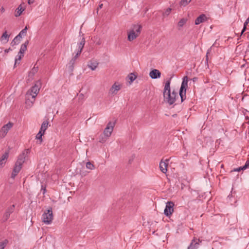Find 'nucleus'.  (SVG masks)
I'll return each mask as SVG.
<instances>
[{
	"label": "nucleus",
	"instance_id": "24",
	"mask_svg": "<svg viewBox=\"0 0 249 249\" xmlns=\"http://www.w3.org/2000/svg\"><path fill=\"white\" fill-rule=\"evenodd\" d=\"M35 100L34 99L30 100L29 99V96L28 98L26 97V102L25 104L26 105V107H30L34 104Z\"/></svg>",
	"mask_w": 249,
	"mask_h": 249
},
{
	"label": "nucleus",
	"instance_id": "5",
	"mask_svg": "<svg viewBox=\"0 0 249 249\" xmlns=\"http://www.w3.org/2000/svg\"><path fill=\"white\" fill-rule=\"evenodd\" d=\"M53 218V214L52 208H49L46 212H44L42 216V221L46 224L51 223Z\"/></svg>",
	"mask_w": 249,
	"mask_h": 249
},
{
	"label": "nucleus",
	"instance_id": "1",
	"mask_svg": "<svg viewBox=\"0 0 249 249\" xmlns=\"http://www.w3.org/2000/svg\"><path fill=\"white\" fill-rule=\"evenodd\" d=\"M171 78H170L166 82L164 86L163 95L164 101L169 105H174L176 99L178 98V93L175 90L171 91L170 84Z\"/></svg>",
	"mask_w": 249,
	"mask_h": 249
},
{
	"label": "nucleus",
	"instance_id": "42",
	"mask_svg": "<svg viewBox=\"0 0 249 249\" xmlns=\"http://www.w3.org/2000/svg\"><path fill=\"white\" fill-rule=\"evenodd\" d=\"M242 166L240 167L237 168L236 169H235L234 171L239 172L241 170H245V169H242Z\"/></svg>",
	"mask_w": 249,
	"mask_h": 249
},
{
	"label": "nucleus",
	"instance_id": "27",
	"mask_svg": "<svg viewBox=\"0 0 249 249\" xmlns=\"http://www.w3.org/2000/svg\"><path fill=\"white\" fill-rule=\"evenodd\" d=\"M128 78L130 80L129 83H132L136 78V76L133 73H131L128 76Z\"/></svg>",
	"mask_w": 249,
	"mask_h": 249
},
{
	"label": "nucleus",
	"instance_id": "35",
	"mask_svg": "<svg viewBox=\"0 0 249 249\" xmlns=\"http://www.w3.org/2000/svg\"><path fill=\"white\" fill-rule=\"evenodd\" d=\"M189 0H181L180 1V4L182 5L186 6L188 4L189 2L190 1H189Z\"/></svg>",
	"mask_w": 249,
	"mask_h": 249
},
{
	"label": "nucleus",
	"instance_id": "7",
	"mask_svg": "<svg viewBox=\"0 0 249 249\" xmlns=\"http://www.w3.org/2000/svg\"><path fill=\"white\" fill-rule=\"evenodd\" d=\"M115 123L112 122H109L107 124L105 129H104L103 135L106 138H109L113 130Z\"/></svg>",
	"mask_w": 249,
	"mask_h": 249
},
{
	"label": "nucleus",
	"instance_id": "45",
	"mask_svg": "<svg viewBox=\"0 0 249 249\" xmlns=\"http://www.w3.org/2000/svg\"><path fill=\"white\" fill-rule=\"evenodd\" d=\"M0 10L1 12L2 13H4V11H5V9H4V8L3 6H2V7L0 8Z\"/></svg>",
	"mask_w": 249,
	"mask_h": 249
},
{
	"label": "nucleus",
	"instance_id": "30",
	"mask_svg": "<svg viewBox=\"0 0 249 249\" xmlns=\"http://www.w3.org/2000/svg\"><path fill=\"white\" fill-rule=\"evenodd\" d=\"M186 21L187 20L185 18L181 19L178 22V26L182 27L186 23Z\"/></svg>",
	"mask_w": 249,
	"mask_h": 249
},
{
	"label": "nucleus",
	"instance_id": "11",
	"mask_svg": "<svg viewBox=\"0 0 249 249\" xmlns=\"http://www.w3.org/2000/svg\"><path fill=\"white\" fill-rule=\"evenodd\" d=\"M22 165L17 164V163H15L14 167L13 168L12 174L11 178H14L15 177L18 175V174L20 171Z\"/></svg>",
	"mask_w": 249,
	"mask_h": 249
},
{
	"label": "nucleus",
	"instance_id": "25",
	"mask_svg": "<svg viewBox=\"0 0 249 249\" xmlns=\"http://www.w3.org/2000/svg\"><path fill=\"white\" fill-rule=\"evenodd\" d=\"M9 35L7 34V31H5L1 36V40L5 39L6 40V42H7L9 41Z\"/></svg>",
	"mask_w": 249,
	"mask_h": 249
},
{
	"label": "nucleus",
	"instance_id": "33",
	"mask_svg": "<svg viewBox=\"0 0 249 249\" xmlns=\"http://www.w3.org/2000/svg\"><path fill=\"white\" fill-rule=\"evenodd\" d=\"M171 11L172 9L170 8L166 9L165 12L163 13V16H168L171 13Z\"/></svg>",
	"mask_w": 249,
	"mask_h": 249
},
{
	"label": "nucleus",
	"instance_id": "23",
	"mask_svg": "<svg viewBox=\"0 0 249 249\" xmlns=\"http://www.w3.org/2000/svg\"><path fill=\"white\" fill-rule=\"evenodd\" d=\"M24 8L21 7V5H19L16 9V13H15V16L16 17H19L24 10Z\"/></svg>",
	"mask_w": 249,
	"mask_h": 249
},
{
	"label": "nucleus",
	"instance_id": "41",
	"mask_svg": "<svg viewBox=\"0 0 249 249\" xmlns=\"http://www.w3.org/2000/svg\"><path fill=\"white\" fill-rule=\"evenodd\" d=\"M249 22V17L246 19V20L244 22V25H245V26H247V25L248 24Z\"/></svg>",
	"mask_w": 249,
	"mask_h": 249
},
{
	"label": "nucleus",
	"instance_id": "46",
	"mask_svg": "<svg viewBox=\"0 0 249 249\" xmlns=\"http://www.w3.org/2000/svg\"><path fill=\"white\" fill-rule=\"evenodd\" d=\"M33 2H34V0H28V3L29 4H31L32 3H33Z\"/></svg>",
	"mask_w": 249,
	"mask_h": 249
},
{
	"label": "nucleus",
	"instance_id": "49",
	"mask_svg": "<svg viewBox=\"0 0 249 249\" xmlns=\"http://www.w3.org/2000/svg\"><path fill=\"white\" fill-rule=\"evenodd\" d=\"M8 50H6L5 51V52H6V53H7V52H8Z\"/></svg>",
	"mask_w": 249,
	"mask_h": 249
},
{
	"label": "nucleus",
	"instance_id": "29",
	"mask_svg": "<svg viewBox=\"0 0 249 249\" xmlns=\"http://www.w3.org/2000/svg\"><path fill=\"white\" fill-rule=\"evenodd\" d=\"M23 54H21L18 53V58H16L15 65L18 64H19L20 60L21 58L23 56Z\"/></svg>",
	"mask_w": 249,
	"mask_h": 249
},
{
	"label": "nucleus",
	"instance_id": "44",
	"mask_svg": "<svg viewBox=\"0 0 249 249\" xmlns=\"http://www.w3.org/2000/svg\"><path fill=\"white\" fill-rule=\"evenodd\" d=\"M246 26H245V25H244V27H243V29L242 30V31L241 33V35L243 34V33L246 31Z\"/></svg>",
	"mask_w": 249,
	"mask_h": 249
},
{
	"label": "nucleus",
	"instance_id": "4",
	"mask_svg": "<svg viewBox=\"0 0 249 249\" xmlns=\"http://www.w3.org/2000/svg\"><path fill=\"white\" fill-rule=\"evenodd\" d=\"M41 88V82L37 81L36 82L35 85L33 86L26 94V98L31 96L32 99L35 100V98L39 92Z\"/></svg>",
	"mask_w": 249,
	"mask_h": 249
},
{
	"label": "nucleus",
	"instance_id": "19",
	"mask_svg": "<svg viewBox=\"0 0 249 249\" xmlns=\"http://www.w3.org/2000/svg\"><path fill=\"white\" fill-rule=\"evenodd\" d=\"M168 163H166L164 161H161L160 163V171L163 173H166L167 170V167Z\"/></svg>",
	"mask_w": 249,
	"mask_h": 249
},
{
	"label": "nucleus",
	"instance_id": "17",
	"mask_svg": "<svg viewBox=\"0 0 249 249\" xmlns=\"http://www.w3.org/2000/svg\"><path fill=\"white\" fill-rule=\"evenodd\" d=\"M207 19L205 15L201 14L195 20V24L198 25L201 23L204 22Z\"/></svg>",
	"mask_w": 249,
	"mask_h": 249
},
{
	"label": "nucleus",
	"instance_id": "51",
	"mask_svg": "<svg viewBox=\"0 0 249 249\" xmlns=\"http://www.w3.org/2000/svg\"><path fill=\"white\" fill-rule=\"evenodd\" d=\"M191 1V0H189V1Z\"/></svg>",
	"mask_w": 249,
	"mask_h": 249
},
{
	"label": "nucleus",
	"instance_id": "38",
	"mask_svg": "<svg viewBox=\"0 0 249 249\" xmlns=\"http://www.w3.org/2000/svg\"><path fill=\"white\" fill-rule=\"evenodd\" d=\"M249 167V160H248L246 161L245 165L244 166H242V169H247L248 167Z\"/></svg>",
	"mask_w": 249,
	"mask_h": 249
},
{
	"label": "nucleus",
	"instance_id": "8",
	"mask_svg": "<svg viewBox=\"0 0 249 249\" xmlns=\"http://www.w3.org/2000/svg\"><path fill=\"white\" fill-rule=\"evenodd\" d=\"M174 203L172 201H168L166 203L164 213L166 216H170L174 212Z\"/></svg>",
	"mask_w": 249,
	"mask_h": 249
},
{
	"label": "nucleus",
	"instance_id": "48",
	"mask_svg": "<svg viewBox=\"0 0 249 249\" xmlns=\"http://www.w3.org/2000/svg\"><path fill=\"white\" fill-rule=\"evenodd\" d=\"M197 78L196 77H194L193 78L192 80L194 81V82H195L197 80Z\"/></svg>",
	"mask_w": 249,
	"mask_h": 249
},
{
	"label": "nucleus",
	"instance_id": "21",
	"mask_svg": "<svg viewBox=\"0 0 249 249\" xmlns=\"http://www.w3.org/2000/svg\"><path fill=\"white\" fill-rule=\"evenodd\" d=\"M48 122L47 121H44L41 124V127L39 130V132H43V134H44L45 130L48 128Z\"/></svg>",
	"mask_w": 249,
	"mask_h": 249
},
{
	"label": "nucleus",
	"instance_id": "43",
	"mask_svg": "<svg viewBox=\"0 0 249 249\" xmlns=\"http://www.w3.org/2000/svg\"><path fill=\"white\" fill-rule=\"evenodd\" d=\"M41 191H43V194H44L46 192V188L45 187H44L43 185H42L41 187Z\"/></svg>",
	"mask_w": 249,
	"mask_h": 249
},
{
	"label": "nucleus",
	"instance_id": "13",
	"mask_svg": "<svg viewBox=\"0 0 249 249\" xmlns=\"http://www.w3.org/2000/svg\"><path fill=\"white\" fill-rule=\"evenodd\" d=\"M15 207V205L13 204L7 209L3 216V218L5 220H7L9 218L11 213H12L14 211Z\"/></svg>",
	"mask_w": 249,
	"mask_h": 249
},
{
	"label": "nucleus",
	"instance_id": "6",
	"mask_svg": "<svg viewBox=\"0 0 249 249\" xmlns=\"http://www.w3.org/2000/svg\"><path fill=\"white\" fill-rule=\"evenodd\" d=\"M30 152V149H26L18 156L16 163L19 165H23L26 160V158L28 154Z\"/></svg>",
	"mask_w": 249,
	"mask_h": 249
},
{
	"label": "nucleus",
	"instance_id": "36",
	"mask_svg": "<svg viewBox=\"0 0 249 249\" xmlns=\"http://www.w3.org/2000/svg\"><path fill=\"white\" fill-rule=\"evenodd\" d=\"M107 138H106L105 137H103L102 136H101L99 138V142L101 143H104L106 141Z\"/></svg>",
	"mask_w": 249,
	"mask_h": 249
},
{
	"label": "nucleus",
	"instance_id": "18",
	"mask_svg": "<svg viewBox=\"0 0 249 249\" xmlns=\"http://www.w3.org/2000/svg\"><path fill=\"white\" fill-rule=\"evenodd\" d=\"M77 58L75 57L74 56L71 58V59L68 65V68L69 70L72 72L74 69V65L75 64L76 60Z\"/></svg>",
	"mask_w": 249,
	"mask_h": 249
},
{
	"label": "nucleus",
	"instance_id": "32",
	"mask_svg": "<svg viewBox=\"0 0 249 249\" xmlns=\"http://www.w3.org/2000/svg\"><path fill=\"white\" fill-rule=\"evenodd\" d=\"M44 135L43 132H39L36 134V139L39 140L40 141V142H42V137Z\"/></svg>",
	"mask_w": 249,
	"mask_h": 249
},
{
	"label": "nucleus",
	"instance_id": "9",
	"mask_svg": "<svg viewBox=\"0 0 249 249\" xmlns=\"http://www.w3.org/2000/svg\"><path fill=\"white\" fill-rule=\"evenodd\" d=\"M13 125V123L10 122L4 125L0 130V138H3L5 137L8 131L12 127Z\"/></svg>",
	"mask_w": 249,
	"mask_h": 249
},
{
	"label": "nucleus",
	"instance_id": "47",
	"mask_svg": "<svg viewBox=\"0 0 249 249\" xmlns=\"http://www.w3.org/2000/svg\"><path fill=\"white\" fill-rule=\"evenodd\" d=\"M103 6V4H101L99 5L98 8H97V10H98L99 9H101Z\"/></svg>",
	"mask_w": 249,
	"mask_h": 249
},
{
	"label": "nucleus",
	"instance_id": "50",
	"mask_svg": "<svg viewBox=\"0 0 249 249\" xmlns=\"http://www.w3.org/2000/svg\"><path fill=\"white\" fill-rule=\"evenodd\" d=\"M168 161H169V160H166V161H167V162H168Z\"/></svg>",
	"mask_w": 249,
	"mask_h": 249
},
{
	"label": "nucleus",
	"instance_id": "34",
	"mask_svg": "<svg viewBox=\"0 0 249 249\" xmlns=\"http://www.w3.org/2000/svg\"><path fill=\"white\" fill-rule=\"evenodd\" d=\"M28 29V28L27 26H26L23 29H22L18 35H20V36H21L22 35H25L27 33V30Z\"/></svg>",
	"mask_w": 249,
	"mask_h": 249
},
{
	"label": "nucleus",
	"instance_id": "2",
	"mask_svg": "<svg viewBox=\"0 0 249 249\" xmlns=\"http://www.w3.org/2000/svg\"><path fill=\"white\" fill-rule=\"evenodd\" d=\"M142 26L140 25H134L131 29L128 32V40L132 41L136 38L140 34Z\"/></svg>",
	"mask_w": 249,
	"mask_h": 249
},
{
	"label": "nucleus",
	"instance_id": "15",
	"mask_svg": "<svg viewBox=\"0 0 249 249\" xmlns=\"http://www.w3.org/2000/svg\"><path fill=\"white\" fill-rule=\"evenodd\" d=\"M99 63L95 60H90L88 64V67L92 71L95 70L98 67Z\"/></svg>",
	"mask_w": 249,
	"mask_h": 249
},
{
	"label": "nucleus",
	"instance_id": "28",
	"mask_svg": "<svg viewBox=\"0 0 249 249\" xmlns=\"http://www.w3.org/2000/svg\"><path fill=\"white\" fill-rule=\"evenodd\" d=\"M37 71V68L34 67L32 70L29 72V76L32 77L35 74Z\"/></svg>",
	"mask_w": 249,
	"mask_h": 249
},
{
	"label": "nucleus",
	"instance_id": "37",
	"mask_svg": "<svg viewBox=\"0 0 249 249\" xmlns=\"http://www.w3.org/2000/svg\"><path fill=\"white\" fill-rule=\"evenodd\" d=\"M6 244V241L0 243V249H4Z\"/></svg>",
	"mask_w": 249,
	"mask_h": 249
},
{
	"label": "nucleus",
	"instance_id": "31",
	"mask_svg": "<svg viewBox=\"0 0 249 249\" xmlns=\"http://www.w3.org/2000/svg\"><path fill=\"white\" fill-rule=\"evenodd\" d=\"M86 168L88 169L93 170L94 169V165L90 161H89L86 163Z\"/></svg>",
	"mask_w": 249,
	"mask_h": 249
},
{
	"label": "nucleus",
	"instance_id": "12",
	"mask_svg": "<svg viewBox=\"0 0 249 249\" xmlns=\"http://www.w3.org/2000/svg\"><path fill=\"white\" fill-rule=\"evenodd\" d=\"M160 76V72L157 69H153L149 72V76L153 79L159 78Z\"/></svg>",
	"mask_w": 249,
	"mask_h": 249
},
{
	"label": "nucleus",
	"instance_id": "22",
	"mask_svg": "<svg viewBox=\"0 0 249 249\" xmlns=\"http://www.w3.org/2000/svg\"><path fill=\"white\" fill-rule=\"evenodd\" d=\"M28 41H26L24 43L22 44L20 47L19 53L23 54L27 49V46L28 44Z\"/></svg>",
	"mask_w": 249,
	"mask_h": 249
},
{
	"label": "nucleus",
	"instance_id": "16",
	"mask_svg": "<svg viewBox=\"0 0 249 249\" xmlns=\"http://www.w3.org/2000/svg\"><path fill=\"white\" fill-rule=\"evenodd\" d=\"M199 239H193L187 249H197L199 246Z\"/></svg>",
	"mask_w": 249,
	"mask_h": 249
},
{
	"label": "nucleus",
	"instance_id": "14",
	"mask_svg": "<svg viewBox=\"0 0 249 249\" xmlns=\"http://www.w3.org/2000/svg\"><path fill=\"white\" fill-rule=\"evenodd\" d=\"M121 89V85L115 83L109 89V93L114 95Z\"/></svg>",
	"mask_w": 249,
	"mask_h": 249
},
{
	"label": "nucleus",
	"instance_id": "39",
	"mask_svg": "<svg viewBox=\"0 0 249 249\" xmlns=\"http://www.w3.org/2000/svg\"><path fill=\"white\" fill-rule=\"evenodd\" d=\"M82 51V50H81L80 49H78V50L76 54L74 55V56L76 57V58H78L79 55L81 54Z\"/></svg>",
	"mask_w": 249,
	"mask_h": 249
},
{
	"label": "nucleus",
	"instance_id": "10",
	"mask_svg": "<svg viewBox=\"0 0 249 249\" xmlns=\"http://www.w3.org/2000/svg\"><path fill=\"white\" fill-rule=\"evenodd\" d=\"M9 150L6 151L4 152V153L1 156V158H0V167L2 168L4 166L5 163L6 162V161L8 159V158L9 157Z\"/></svg>",
	"mask_w": 249,
	"mask_h": 249
},
{
	"label": "nucleus",
	"instance_id": "40",
	"mask_svg": "<svg viewBox=\"0 0 249 249\" xmlns=\"http://www.w3.org/2000/svg\"><path fill=\"white\" fill-rule=\"evenodd\" d=\"M211 50H212V47L209 49L207 51V54H206V61H208V54L211 52Z\"/></svg>",
	"mask_w": 249,
	"mask_h": 249
},
{
	"label": "nucleus",
	"instance_id": "3",
	"mask_svg": "<svg viewBox=\"0 0 249 249\" xmlns=\"http://www.w3.org/2000/svg\"><path fill=\"white\" fill-rule=\"evenodd\" d=\"M188 77L187 76H184L182 78V81L179 91L181 102H183L186 99V92L188 88Z\"/></svg>",
	"mask_w": 249,
	"mask_h": 249
},
{
	"label": "nucleus",
	"instance_id": "20",
	"mask_svg": "<svg viewBox=\"0 0 249 249\" xmlns=\"http://www.w3.org/2000/svg\"><path fill=\"white\" fill-rule=\"evenodd\" d=\"M21 36H20V35H18L12 41L11 44L12 46H15L19 43Z\"/></svg>",
	"mask_w": 249,
	"mask_h": 249
},
{
	"label": "nucleus",
	"instance_id": "26",
	"mask_svg": "<svg viewBox=\"0 0 249 249\" xmlns=\"http://www.w3.org/2000/svg\"><path fill=\"white\" fill-rule=\"evenodd\" d=\"M85 38L84 37H83L82 38L81 40L80 41V42L78 44V49H80L81 50H82L83 49V47L85 45Z\"/></svg>",
	"mask_w": 249,
	"mask_h": 249
}]
</instances>
